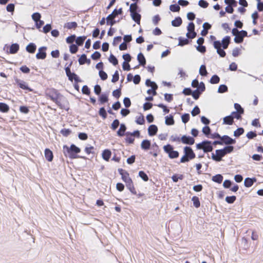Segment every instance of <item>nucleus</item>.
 I'll return each mask as SVG.
<instances>
[{
	"mask_svg": "<svg viewBox=\"0 0 263 263\" xmlns=\"http://www.w3.org/2000/svg\"><path fill=\"white\" fill-rule=\"evenodd\" d=\"M119 125V121L118 119H115L111 125V128L112 130H116Z\"/></svg>",
	"mask_w": 263,
	"mask_h": 263,
	"instance_id": "obj_52",
	"label": "nucleus"
},
{
	"mask_svg": "<svg viewBox=\"0 0 263 263\" xmlns=\"http://www.w3.org/2000/svg\"><path fill=\"white\" fill-rule=\"evenodd\" d=\"M192 201L193 202V205L196 208H198L200 206V202L199 198L197 196H194L192 198Z\"/></svg>",
	"mask_w": 263,
	"mask_h": 263,
	"instance_id": "obj_34",
	"label": "nucleus"
},
{
	"mask_svg": "<svg viewBox=\"0 0 263 263\" xmlns=\"http://www.w3.org/2000/svg\"><path fill=\"white\" fill-rule=\"evenodd\" d=\"M163 150L168 154V157L171 159L177 158L179 157V152L174 150L173 146L171 144H167L163 147Z\"/></svg>",
	"mask_w": 263,
	"mask_h": 263,
	"instance_id": "obj_6",
	"label": "nucleus"
},
{
	"mask_svg": "<svg viewBox=\"0 0 263 263\" xmlns=\"http://www.w3.org/2000/svg\"><path fill=\"white\" fill-rule=\"evenodd\" d=\"M15 82H16V84L21 89H24V90H27L29 92L33 91V89L30 88L28 86V84L26 82H25L23 81H21L19 79H16L15 80Z\"/></svg>",
	"mask_w": 263,
	"mask_h": 263,
	"instance_id": "obj_11",
	"label": "nucleus"
},
{
	"mask_svg": "<svg viewBox=\"0 0 263 263\" xmlns=\"http://www.w3.org/2000/svg\"><path fill=\"white\" fill-rule=\"evenodd\" d=\"M122 13V9L121 8L118 10L115 9L111 14L108 15L106 18V23L107 25L113 26L116 23L115 18L118 15Z\"/></svg>",
	"mask_w": 263,
	"mask_h": 263,
	"instance_id": "obj_5",
	"label": "nucleus"
},
{
	"mask_svg": "<svg viewBox=\"0 0 263 263\" xmlns=\"http://www.w3.org/2000/svg\"><path fill=\"white\" fill-rule=\"evenodd\" d=\"M108 97L105 94L101 95L99 98V101L102 104L107 102L108 101Z\"/></svg>",
	"mask_w": 263,
	"mask_h": 263,
	"instance_id": "obj_48",
	"label": "nucleus"
},
{
	"mask_svg": "<svg viewBox=\"0 0 263 263\" xmlns=\"http://www.w3.org/2000/svg\"><path fill=\"white\" fill-rule=\"evenodd\" d=\"M9 106L6 103L0 102V111L4 113L8 112L9 111Z\"/></svg>",
	"mask_w": 263,
	"mask_h": 263,
	"instance_id": "obj_27",
	"label": "nucleus"
},
{
	"mask_svg": "<svg viewBox=\"0 0 263 263\" xmlns=\"http://www.w3.org/2000/svg\"><path fill=\"white\" fill-rule=\"evenodd\" d=\"M220 81V78L217 75H213L210 80V82L213 84H218Z\"/></svg>",
	"mask_w": 263,
	"mask_h": 263,
	"instance_id": "obj_39",
	"label": "nucleus"
},
{
	"mask_svg": "<svg viewBox=\"0 0 263 263\" xmlns=\"http://www.w3.org/2000/svg\"><path fill=\"white\" fill-rule=\"evenodd\" d=\"M64 27L67 29H75L78 27V24L76 22H68L64 24Z\"/></svg>",
	"mask_w": 263,
	"mask_h": 263,
	"instance_id": "obj_25",
	"label": "nucleus"
},
{
	"mask_svg": "<svg viewBox=\"0 0 263 263\" xmlns=\"http://www.w3.org/2000/svg\"><path fill=\"white\" fill-rule=\"evenodd\" d=\"M138 6L136 3L132 4L129 7V11L131 13L137 12Z\"/></svg>",
	"mask_w": 263,
	"mask_h": 263,
	"instance_id": "obj_47",
	"label": "nucleus"
},
{
	"mask_svg": "<svg viewBox=\"0 0 263 263\" xmlns=\"http://www.w3.org/2000/svg\"><path fill=\"white\" fill-rule=\"evenodd\" d=\"M234 146L228 145L221 149L224 155L231 153L234 150Z\"/></svg>",
	"mask_w": 263,
	"mask_h": 263,
	"instance_id": "obj_29",
	"label": "nucleus"
},
{
	"mask_svg": "<svg viewBox=\"0 0 263 263\" xmlns=\"http://www.w3.org/2000/svg\"><path fill=\"white\" fill-rule=\"evenodd\" d=\"M152 88L149 89L147 91V93L149 95L152 94L153 96H156L157 94L156 90L158 88L157 85H155L154 87H151Z\"/></svg>",
	"mask_w": 263,
	"mask_h": 263,
	"instance_id": "obj_43",
	"label": "nucleus"
},
{
	"mask_svg": "<svg viewBox=\"0 0 263 263\" xmlns=\"http://www.w3.org/2000/svg\"><path fill=\"white\" fill-rule=\"evenodd\" d=\"M198 5L202 8H206L209 6V3L204 0H200Z\"/></svg>",
	"mask_w": 263,
	"mask_h": 263,
	"instance_id": "obj_58",
	"label": "nucleus"
},
{
	"mask_svg": "<svg viewBox=\"0 0 263 263\" xmlns=\"http://www.w3.org/2000/svg\"><path fill=\"white\" fill-rule=\"evenodd\" d=\"M99 74V76L100 77L101 79L102 80L104 81L107 79V74H106V73L105 71H104L103 70H100Z\"/></svg>",
	"mask_w": 263,
	"mask_h": 263,
	"instance_id": "obj_61",
	"label": "nucleus"
},
{
	"mask_svg": "<svg viewBox=\"0 0 263 263\" xmlns=\"http://www.w3.org/2000/svg\"><path fill=\"white\" fill-rule=\"evenodd\" d=\"M196 147L197 149H202L204 153L211 152L213 149L211 142L209 141H204L197 144Z\"/></svg>",
	"mask_w": 263,
	"mask_h": 263,
	"instance_id": "obj_7",
	"label": "nucleus"
},
{
	"mask_svg": "<svg viewBox=\"0 0 263 263\" xmlns=\"http://www.w3.org/2000/svg\"><path fill=\"white\" fill-rule=\"evenodd\" d=\"M46 50V47H42L39 49V52L36 54V58L37 59H45L46 57V53L45 50Z\"/></svg>",
	"mask_w": 263,
	"mask_h": 263,
	"instance_id": "obj_15",
	"label": "nucleus"
},
{
	"mask_svg": "<svg viewBox=\"0 0 263 263\" xmlns=\"http://www.w3.org/2000/svg\"><path fill=\"white\" fill-rule=\"evenodd\" d=\"M118 172L121 176L122 180L125 183L126 186L134 195H137V192L135 188L133 181L129 176V173L122 168L118 169Z\"/></svg>",
	"mask_w": 263,
	"mask_h": 263,
	"instance_id": "obj_2",
	"label": "nucleus"
},
{
	"mask_svg": "<svg viewBox=\"0 0 263 263\" xmlns=\"http://www.w3.org/2000/svg\"><path fill=\"white\" fill-rule=\"evenodd\" d=\"M233 123V117L231 115L226 116L223 119V124L231 125Z\"/></svg>",
	"mask_w": 263,
	"mask_h": 263,
	"instance_id": "obj_19",
	"label": "nucleus"
},
{
	"mask_svg": "<svg viewBox=\"0 0 263 263\" xmlns=\"http://www.w3.org/2000/svg\"><path fill=\"white\" fill-rule=\"evenodd\" d=\"M136 122L139 125H143L145 123V120L143 115H140L136 117Z\"/></svg>",
	"mask_w": 263,
	"mask_h": 263,
	"instance_id": "obj_37",
	"label": "nucleus"
},
{
	"mask_svg": "<svg viewBox=\"0 0 263 263\" xmlns=\"http://www.w3.org/2000/svg\"><path fill=\"white\" fill-rule=\"evenodd\" d=\"M181 119L184 123H187L190 120V115L189 114H184L181 117Z\"/></svg>",
	"mask_w": 263,
	"mask_h": 263,
	"instance_id": "obj_59",
	"label": "nucleus"
},
{
	"mask_svg": "<svg viewBox=\"0 0 263 263\" xmlns=\"http://www.w3.org/2000/svg\"><path fill=\"white\" fill-rule=\"evenodd\" d=\"M126 126L124 124H122L120 125V128L117 132V134L119 136H123L125 134L126 130Z\"/></svg>",
	"mask_w": 263,
	"mask_h": 263,
	"instance_id": "obj_32",
	"label": "nucleus"
},
{
	"mask_svg": "<svg viewBox=\"0 0 263 263\" xmlns=\"http://www.w3.org/2000/svg\"><path fill=\"white\" fill-rule=\"evenodd\" d=\"M119 72L117 70H116L112 76L111 82L113 83H115L119 80Z\"/></svg>",
	"mask_w": 263,
	"mask_h": 263,
	"instance_id": "obj_54",
	"label": "nucleus"
},
{
	"mask_svg": "<svg viewBox=\"0 0 263 263\" xmlns=\"http://www.w3.org/2000/svg\"><path fill=\"white\" fill-rule=\"evenodd\" d=\"M205 89L204 84L203 82H201L197 87V89L196 90H198L199 92H200L201 93L203 92Z\"/></svg>",
	"mask_w": 263,
	"mask_h": 263,
	"instance_id": "obj_64",
	"label": "nucleus"
},
{
	"mask_svg": "<svg viewBox=\"0 0 263 263\" xmlns=\"http://www.w3.org/2000/svg\"><path fill=\"white\" fill-rule=\"evenodd\" d=\"M82 91L83 93L87 95H89L90 93V89L87 85H84L83 86L82 88Z\"/></svg>",
	"mask_w": 263,
	"mask_h": 263,
	"instance_id": "obj_63",
	"label": "nucleus"
},
{
	"mask_svg": "<svg viewBox=\"0 0 263 263\" xmlns=\"http://www.w3.org/2000/svg\"><path fill=\"white\" fill-rule=\"evenodd\" d=\"M244 132L245 130L243 128L239 127L234 132V136L236 137H238L240 135H242Z\"/></svg>",
	"mask_w": 263,
	"mask_h": 263,
	"instance_id": "obj_40",
	"label": "nucleus"
},
{
	"mask_svg": "<svg viewBox=\"0 0 263 263\" xmlns=\"http://www.w3.org/2000/svg\"><path fill=\"white\" fill-rule=\"evenodd\" d=\"M36 49V45L32 43H29L26 48L27 52L30 53H33L35 52Z\"/></svg>",
	"mask_w": 263,
	"mask_h": 263,
	"instance_id": "obj_23",
	"label": "nucleus"
},
{
	"mask_svg": "<svg viewBox=\"0 0 263 263\" xmlns=\"http://www.w3.org/2000/svg\"><path fill=\"white\" fill-rule=\"evenodd\" d=\"M111 152L108 149H106L102 152V158L106 161H108L111 157Z\"/></svg>",
	"mask_w": 263,
	"mask_h": 263,
	"instance_id": "obj_16",
	"label": "nucleus"
},
{
	"mask_svg": "<svg viewBox=\"0 0 263 263\" xmlns=\"http://www.w3.org/2000/svg\"><path fill=\"white\" fill-rule=\"evenodd\" d=\"M63 154L65 157H68L71 159L79 158L77 155L81 152V149L74 144H72L70 146L64 145L63 147Z\"/></svg>",
	"mask_w": 263,
	"mask_h": 263,
	"instance_id": "obj_3",
	"label": "nucleus"
},
{
	"mask_svg": "<svg viewBox=\"0 0 263 263\" xmlns=\"http://www.w3.org/2000/svg\"><path fill=\"white\" fill-rule=\"evenodd\" d=\"M199 73L202 76H206L208 72L206 69V67L204 65H202L199 69Z\"/></svg>",
	"mask_w": 263,
	"mask_h": 263,
	"instance_id": "obj_42",
	"label": "nucleus"
},
{
	"mask_svg": "<svg viewBox=\"0 0 263 263\" xmlns=\"http://www.w3.org/2000/svg\"><path fill=\"white\" fill-rule=\"evenodd\" d=\"M212 180L218 183H221L223 180V176L220 174L216 175L213 176Z\"/></svg>",
	"mask_w": 263,
	"mask_h": 263,
	"instance_id": "obj_33",
	"label": "nucleus"
},
{
	"mask_svg": "<svg viewBox=\"0 0 263 263\" xmlns=\"http://www.w3.org/2000/svg\"><path fill=\"white\" fill-rule=\"evenodd\" d=\"M71 65V63L69 65V66L65 68V72L66 76L68 77L69 81L72 82L74 80L76 82H79L80 81L78 76L73 72H71L70 69V66Z\"/></svg>",
	"mask_w": 263,
	"mask_h": 263,
	"instance_id": "obj_9",
	"label": "nucleus"
},
{
	"mask_svg": "<svg viewBox=\"0 0 263 263\" xmlns=\"http://www.w3.org/2000/svg\"><path fill=\"white\" fill-rule=\"evenodd\" d=\"M45 157L49 162H51L53 160V155L52 151L49 148L45 149Z\"/></svg>",
	"mask_w": 263,
	"mask_h": 263,
	"instance_id": "obj_17",
	"label": "nucleus"
},
{
	"mask_svg": "<svg viewBox=\"0 0 263 263\" xmlns=\"http://www.w3.org/2000/svg\"><path fill=\"white\" fill-rule=\"evenodd\" d=\"M256 181V179L255 178H247L245 180L244 184L246 187H250Z\"/></svg>",
	"mask_w": 263,
	"mask_h": 263,
	"instance_id": "obj_22",
	"label": "nucleus"
},
{
	"mask_svg": "<svg viewBox=\"0 0 263 263\" xmlns=\"http://www.w3.org/2000/svg\"><path fill=\"white\" fill-rule=\"evenodd\" d=\"M236 199V197L235 196H227L226 198V201L228 203H233L235 202V201Z\"/></svg>",
	"mask_w": 263,
	"mask_h": 263,
	"instance_id": "obj_51",
	"label": "nucleus"
},
{
	"mask_svg": "<svg viewBox=\"0 0 263 263\" xmlns=\"http://www.w3.org/2000/svg\"><path fill=\"white\" fill-rule=\"evenodd\" d=\"M231 38L229 36H225L222 40L221 46L223 49H227L230 43Z\"/></svg>",
	"mask_w": 263,
	"mask_h": 263,
	"instance_id": "obj_21",
	"label": "nucleus"
},
{
	"mask_svg": "<svg viewBox=\"0 0 263 263\" xmlns=\"http://www.w3.org/2000/svg\"><path fill=\"white\" fill-rule=\"evenodd\" d=\"M99 114V115L103 119H106L107 118V113L104 107H102L100 109Z\"/></svg>",
	"mask_w": 263,
	"mask_h": 263,
	"instance_id": "obj_50",
	"label": "nucleus"
},
{
	"mask_svg": "<svg viewBox=\"0 0 263 263\" xmlns=\"http://www.w3.org/2000/svg\"><path fill=\"white\" fill-rule=\"evenodd\" d=\"M158 132V127L155 125H151L148 128V135L150 136L155 135Z\"/></svg>",
	"mask_w": 263,
	"mask_h": 263,
	"instance_id": "obj_18",
	"label": "nucleus"
},
{
	"mask_svg": "<svg viewBox=\"0 0 263 263\" xmlns=\"http://www.w3.org/2000/svg\"><path fill=\"white\" fill-rule=\"evenodd\" d=\"M180 9V6L177 4L171 5L170 7V9L172 12H178Z\"/></svg>",
	"mask_w": 263,
	"mask_h": 263,
	"instance_id": "obj_49",
	"label": "nucleus"
},
{
	"mask_svg": "<svg viewBox=\"0 0 263 263\" xmlns=\"http://www.w3.org/2000/svg\"><path fill=\"white\" fill-rule=\"evenodd\" d=\"M243 38L239 34H236L234 38V41L236 43H241L243 42Z\"/></svg>",
	"mask_w": 263,
	"mask_h": 263,
	"instance_id": "obj_53",
	"label": "nucleus"
},
{
	"mask_svg": "<svg viewBox=\"0 0 263 263\" xmlns=\"http://www.w3.org/2000/svg\"><path fill=\"white\" fill-rule=\"evenodd\" d=\"M20 46L17 43L12 44L9 49V53L10 54H15L19 50Z\"/></svg>",
	"mask_w": 263,
	"mask_h": 263,
	"instance_id": "obj_20",
	"label": "nucleus"
},
{
	"mask_svg": "<svg viewBox=\"0 0 263 263\" xmlns=\"http://www.w3.org/2000/svg\"><path fill=\"white\" fill-rule=\"evenodd\" d=\"M87 62L90 63V60L87 59V57L85 54H82L79 59V63L80 65H83Z\"/></svg>",
	"mask_w": 263,
	"mask_h": 263,
	"instance_id": "obj_35",
	"label": "nucleus"
},
{
	"mask_svg": "<svg viewBox=\"0 0 263 263\" xmlns=\"http://www.w3.org/2000/svg\"><path fill=\"white\" fill-rule=\"evenodd\" d=\"M228 90V87L226 85H220L218 89V92L219 93H224L227 92Z\"/></svg>",
	"mask_w": 263,
	"mask_h": 263,
	"instance_id": "obj_44",
	"label": "nucleus"
},
{
	"mask_svg": "<svg viewBox=\"0 0 263 263\" xmlns=\"http://www.w3.org/2000/svg\"><path fill=\"white\" fill-rule=\"evenodd\" d=\"M178 40H179L178 46H183L184 45H187L190 43V41L188 39H183L181 37H179L178 38Z\"/></svg>",
	"mask_w": 263,
	"mask_h": 263,
	"instance_id": "obj_36",
	"label": "nucleus"
},
{
	"mask_svg": "<svg viewBox=\"0 0 263 263\" xmlns=\"http://www.w3.org/2000/svg\"><path fill=\"white\" fill-rule=\"evenodd\" d=\"M175 121L172 115L165 117V124L167 125H172L174 124Z\"/></svg>",
	"mask_w": 263,
	"mask_h": 263,
	"instance_id": "obj_31",
	"label": "nucleus"
},
{
	"mask_svg": "<svg viewBox=\"0 0 263 263\" xmlns=\"http://www.w3.org/2000/svg\"><path fill=\"white\" fill-rule=\"evenodd\" d=\"M109 61L115 66L118 64V61L117 59L113 54H111L110 55L109 58Z\"/></svg>",
	"mask_w": 263,
	"mask_h": 263,
	"instance_id": "obj_45",
	"label": "nucleus"
},
{
	"mask_svg": "<svg viewBox=\"0 0 263 263\" xmlns=\"http://www.w3.org/2000/svg\"><path fill=\"white\" fill-rule=\"evenodd\" d=\"M41 14L39 13H34L32 15V19L35 22H39V21L40 20L41 18Z\"/></svg>",
	"mask_w": 263,
	"mask_h": 263,
	"instance_id": "obj_57",
	"label": "nucleus"
},
{
	"mask_svg": "<svg viewBox=\"0 0 263 263\" xmlns=\"http://www.w3.org/2000/svg\"><path fill=\"white\" fill-rule=\"evenodd\" d=\"M182 21L181 18L180 17H177L172 21V25L174 27H179L182 24Z\"/></svg>",
	"mask_w": 263,
	"mask_h": 263,
	"instance_id": "obj_30",
	"label": "nucleus"
},
{
	"mask_svg": "<svg viewBox=\"0 0 263 263\" xmlns=\"http://www.w3.org/2000/svg\"><path fill=\"white\" fill-rule=\"evenodd\" d=\"M86 39V36H82L78 37L76 40V42L78 46H81L83 44L84 42Z\"/></svg>",
	"mask_w": 263,
	"mask_h": 263,
	"instance_id": "obj_38",
	"label": "nucleus"
},
{
	"mask_svg": "<svg viewBox=\"0 0 263 263\" xmlns=\"http://www.w3.org/2000/svg\"><path fill=\"white\" fill-rule=\"evenodd\" d=\"M71 133V131L69 129L63 128L61 130V133L65 137H67Z\"/></svg>",
	"mask_w": 263,
	"mask_h": 263,
	"instance_id": "obj_56",
	"label": "nucleus"
},
{
	"mask_svg": "<svg viewBox=\"0 0 263 263\" xmlns=\"http://www.w3.org/2000/svg\"><path fill=\"white\" fill-rule=\"evenodd\" d=\"M213 46L215 49L217 50V53L220 55V57L223 58L226 56V52L221 48V44L220 41H216L213 42Z\"/></svg>",
	"mask_w": 263,
	"mask_h": 263,
	"instance_id": "obj_10",
	"label": "nucleus"
},
{
	"mask_svg": "<svg viewBox=\"0 0 263 263\" xmlns=\"http://www.w3.org/2000/svg\"><path fill=\"white\" fill-rule=\"evenodd\" d=\"M139 176L144 181H147L148 180V177L146 175V174L142 171H141L139 172Z\"/></svg>",
	"mask_w": 263,
	"mask_h": 263,
	"instance_id": "obj_46",
	"label": "nucleus"
},
{
	"mask_svg": "<svg viewBox=\"0 0 263 263\" xmlns=\"http://www.w3.org/2000/svg\"><path fill=\"white\" fill-rule=\"evenodd\" d=\"M134 137L132 134H130V133L126 134V137L125 138V141L126 142L128 143H133L134 142Z\"/></svg>",
	"mask_w": 263,
	"mask_h": 263,
	"instance_id": "obj_41",
	"label": "nucleus"
},
{
	"mask_svg": "<svg viewBox=\"0 0 263 263\" xmlns=\"http://www.w3.org/2000/svg\"><path fill=\"white\" fill-rule=\"evenodd\" d=\"M234 107L237 110L236 111L240 112V114H243V109L241 107L240 105L238 103L234 104Z\"/></svg>",
	"mask_w": 263,
	"mask_h": 263,
	"instance_id": "obj_60",
	"label": "nucleus"
},
{
	"mask_svg": "<svg viewBox=\"0 0 263 263\" xmlns=\"http://www.w3.org/2000/svg\"><path fill=\"white\" fill-rule=\"evenodd\" d=\"M200 92H199L198 90H195L192 92V95L195 100H197L200 95Z\"/></svg>",
	"mask_w": 263,
	"mask_h": 263,
	"instance_id": "obj_62",
	"label": "nucleus"
},
{
	"mask_svg": "<svg viewBox=\"0 0 263 263\" xmlns=\"http://www.w3.org/2000/svg\"><path fill=\"white\" fill-rule=\"evenodd\" d=\"M45 96L54 102L60 108H63L62 104L63 96L55 88H47L46 90Z\"/></svg>",
	"mask_w": 263,
	"mask_h": 263,
	"instance_id": "obj_1",
	"label": "nucleus"
},
{
	"mask_svg": "<svg viewBox=\"0 0 263 263\" xmlns=\"http://www.w3.org/2000/svg\"><path fill=\"white\" fill-rule=\"evenodd\" d=\"M221 140L223 142V144H225L226 145H230L235 144L236 143V140L235 139H233L227 135L222 136Z\"/></svg>",
	"mask_w": 263,
	"mask_h": 263,
	"instance_id": "obj_14",
	"label": "nucleus"
},
{
	"mask_svg": "<svg viewBox=\"0 0 263 263\" xmlns=\"http://www.w3.org/2000/svg\"><path fill=\"white\" fill-rule=\"evenodd\" d=\"M151 142L148 140H144L142 141L141 147L144 150H148L151 147Z\"/></svg>",
	"mask_w": 263,
	"mask_h": 263,
	"instance_id": "obj_24",
	"label": "nucleus"
},
{
	"mask_svg": "<svg viewBox=\"0 0 263 263\" xmlns=\"http://www.w3.org/2000/svg\"><path fill=\"white\" fill-rule=\"evenodd\" d=\"M181 142L184 144L193 145L195 143V139L191 136L184 135L181 137Z\"/></svg>",
	"mask_w": 263,
	"mask_h": 263,
	"instance_id": "obj_13",
	"label": "nucleus"
},
{
	"mask_svg": "<svg viewBox=\"0 0 263 263\" xmlns=\"http://www.w3.org/2000/svg\"><path fill=\"white\" fill-rule=\"evenodd\" d=\"M137 60L140 65L144 66L146 64V60L142 53H139L138 54Z\"/></svg>",
	"mask_w": 263,
	"mask_h": 263,
	"instance_id": "obj_26",
	"label": "nucleus"
},
{
	"mask_svg": "<svg viewBox=\"0 0 263 263\" xmlns=\"http://www.w3.org/2000/svg\"><path fill=\"white\" fill-rule=\"evenodd\" d=\"M187 32L186 34V36L188 39H194L197 33L195 31V25L193 22H191L189 24L187 27Z\"/></svg>",
	"mask_w": 263,
	"mask_h": 263,
	"instance_id": "obj_8",
	"label": "nucleus"
},
{
	"mask_svg": "<svg viewBox=\"0 0 263 263\" xmlns=\"http://www.w3.org/2000/svg\"><path fill=\"white\" fill-rule=\"evenodd\" d=\"M184 155L180 160V163H185L189 162L190 160L194 159L196 157V154L194 152L192 148L190 146H185L183 148Z\"/></svg>",
	"mask_w": 263,
	"mask_h": 263,
	"instance_id": "obj_4",
	"label": "nucleus"
},
{
	"mask_svg": "<svg viewBox=\"0 0 263 263\" xmlns=\"http://www.w3.org/2000/svg\"><path fill=\"white\" fill-rule=\"evenodd\" d=\"M130 15L132 19L137 24H139L140 23L141 15L137 12L131 13Z\"/></svg>",
	"mask_w": 263,
	"mask_h": 263,
	"instance_id": "obj_28",
	"label": "nucleus"
},
{
	"mask_svg": "<svg viewBox=\"0 0 263 263\" xmlns=\"http://www.w3.org/2000/svg\"><path fill=\"white\" fill-rule=\"evenodd\" d=\"M224 156V155L221 149L216 150L215 154H214V153L212 154V159L217 162L221 161L222 158Z\"/></svg>",
	"mask_w": 263,
	"mask_h": 263,
	"instance_id": "obj_12",
	"label": "nucleus"
},
{
	"mask_svg": "<svg viewBox=\"0 0 263 263\" xmlns=\"http://www.w3.org/2000/svg\"><path fill=\"white\" fill-rule=\"evenodd\" d=\"M200 112V109L197 106H196L195 107H194V108L191 111V114L193 116H195L199 114Z\"/></svg>",
	"mask_w": 263,
	"mask_h": 263,
	"instance_id": "obj_55",
	"label": "nucleus"
}]
</instances>
